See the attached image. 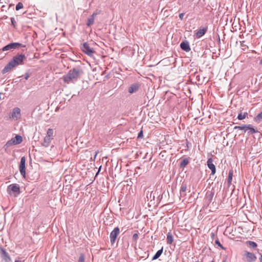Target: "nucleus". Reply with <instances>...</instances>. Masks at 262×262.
<instances>
[{
	"label": "nucleus",
	"mask_w": 262,
	"mask_h": 262,
	"mask_svg": "<svg viewBox=\"0 0 262 262\" xmlns=\"http://www.w3.org/2000/svg\"><path fill=\"white\" fill-rule=\"evenodd\" d=\"M83 73V70L80 67L74 68L63 77V81L68 84L74 83L80 78Z\"/></svg>",
	"instance_id": "nucleus-1"
},
{
	"label": "nucleus",
	"mask_w": 262,
	"mask_h": 262,
	"mask_svg": "<svg viewBox=\"0 0 262 262\" xmlns=\"http://www.w3.org/2000/svg\"><path fill=\"white\" fill-rule=\"evenodd\" d=\"M26 59V57L23 54H18L14 56L10 61L3 69L2 73L5 74L12 70L16 67L23 64L24 63V61Z\"/></svg>",
	"instance_id": "nucleus-2"
},
{
	"label": "nucleus",
	"mask_w": 262,
	"mask_h": 262,
	"mask_svg": "<svg viewBox=\"0 0 262 262\" xmlns=\"http://www.w3.org/2000/svg\"><path fill=\"white\" fill-rule=\"evenodd\" d=\"M26 46L20 43L19 42H11L7 45L4 46L2 48L3 51H6L10 50H15L18 49L19 48H22V47H25Z\"/></svg>",
	"instance_id": "nucleus-3"
},
{
	"label": "nucleus",
	"mask_w": 262,
	"mask_h": 262,
	"mask_svg": "<svg viewBox=\"0 0 262 262\" xmlns=\"http://www.w3.org/2000/svg\"><path fill=\"white\" fill-rule=\"evenodd\" d=\"M7 190L10 195L14 194L15 196H16L20 193V187L17 184L9 185L7 187Z\"/></svg>",
	"instance_id": "nucleus-4"
},
{
	"label": "nucleus",
	"mask_w": 262,
	"mask_h": 262,
	"mask_svg": "<svg viewBox=\"0 0 262 262\" xmlns=\"http://www.w3.org/2000/svg\"><path fill=\"white\" fill-rule=\"evenodd\" d=\"M81 50L86 54L92 56L95 53L93 48H91L90 44L88 42H84L81 47Z\"/></svg>",
	"instance_id": "nucleus-5"
},
{
	"label": "nucleus",
	"mask_w": 262,
	"mask_h": 262,
	"mask_svg": "<svg viewBox=\"0 0 262 262\" xmlns=\"http://www.w3.org/2000/svg\"><path fill=\"white\" fill-rule=\"evenodd\" d=\"M120 233V229L119 227H117L111 232L110 235V242L112 245H113Z\"/></svg>",
	"instance_id": "nucleus-6"
},
{
	"label": "nucleus",
	"mask_w": 262,
	"mask_h": 262,
	"mask_svg": "<svg viewBox=\"0 0 262 262\" xmlns=\"http://www.w3.org/2000/svg\"><path fill=\"white\" fill-rule=\"evenodd\" d=\"M0 256L5 262H10L11 258L8 253L2 247H0Z\"/></svg>",
	"instance_id": "nucleus-7"
},
{
	"label": "nucleus",
	"mask_w": 262,
	"mask_h": 262,
	"mask_svg": "<svg viewBox=\"0 0 262 262\" xmlns=\"http://www.w3.org/2000/svg\"><path fill=\"white\" fill-rule=\"evenodd\" d=\"M19 171L21 175L25 178L26 176V158L25 157L21 158L19 164Z\"/></svg>",
	"instance_id": "nucleus-8"
},
{
	"label": "nucleus",
	"mask_w": 262,
	"mask_h": 262,
	"mask_svg": "<svg viewBox=\"0 0 262 262\" xmlns=\"http://www.w3.org/2000/svg\"><path fill=\"white\" fill-rule=\"evenodd\" d=\"M247 132V134L250 135L257 133L258 130L251 124H245V132Z\"/></svg>",
	"instance_id": "nucleus-9"
},
{
	"label": "nucleus",
	"mask_w": 262,
	"mask_h": 262,
	"mask_svg": "<svg viewBox=\"0 0 262 262\" xmlns=\"http://www.w3.org/2000/svg\"><path fill=\"white\" fill-rule=\"evenodd\" d=\"M245 255L248 262H254L256 260V256L253 253L247 251L245 253Z\"/></svg>",
	"instance_id": "nucleus-10"
},
{
	"label": "nucleus",
	"mask_w": 262,
	"mask_h": 262,
	"mask_svg": "<svg viewBox=\"0 0 262 262\" xmlns=\"http://www.w3.org/2000/svg\"><path fill=\"white\" fill-rule=\"evenodd\" d=\"M208 167L211 170V175H214L216 172V168L215 165L213 163V161L211 158H209L207 161Z\"/></svg>",
	"instance_id": "nucleus-11"
},
{
	"label": "nucleus",
	"mask_w": 262,
	"mask_h": 262,
	"mask_svg": "<svg viewBox=\"0 0 262 262\" xmlns=\"http://www.w3.org/2000/svg\"><path fill=\"white\" fill-rule=\"evenodd\" d=\"M12 118L13 119H17L20 117V110L18 107H15L13 108L12 114Z\"/></svg>",
	"instance_id": "nucleus-12"
},
{
	"label": "nucleus",
	"mask_w": 262,
	"mask_h": 262,
	"mask_svg": "<svg viewBox=\"0 0 262 262\" xmlns=\"http://www.w3.org/2000/svg\"><path fill=\"white\" fill-rule=\"evenodd\" d=\"M180 47L182 50L187 52L190 51L191 50L189 43L187 40L182 41L180 44Z\"/></svg>",
	"instance_id": "nucleus-13"
},
{
	"label": "nucleus",
	"mask_w": 262,
	"mask_h": 262,
	"mask_svg": "<svg viewBox=\"0 0 262 262\" xmlns=\"http://www.w3.org/2000/svg\"><path fill=\"white\" fill-rule=\"evenodd\" d=\"M98 14V12H94L93 14L88 19L86 25L88 27H90L94 24L95 17Z\"/></svg>",
	"instance_id": "nucleus-14"
},
{
	"label": "nucleus",
	"mask_w": 262,
	"mask_h": 262,
	"mask_svg": "<svg viewBox=\"0 0 262 262\" xmlns=\"http://www.w3.org/2000/svg\"><path fill=\"white\" fill-rule=\"evenodd\" d=\"M207 27L203 28V29H201L198 30V31L195 33V37L197 38H200L202 37L207 31Z\"/></svg>",
	"instance_id": "nucleus-15"
},
{
	"label": "nucleus",
	"mask_w": 262,
	"mask_h": 262,
	"mask_svg": "<svg viewBox=\"0 0 262 262\" xmlns=\"http://www.w3.org/2000/svg\"><path fill=\"white\" fill-rule=\"evenodd\" d=\"M139 84L138 83L133 84L129 87L128 91L129 93L132 94L137 91L139 88Z\"/></svg>",
	"instance_id": "nucleus-16"
},
{
	"label": "nucleus",
	"mask_w": 262,
	"mask_h": 262,
	"mask_svg": "<svg viewBox=\"0 0 262 262\" xmlns=\"http://www.w3.org/2000/svg\"><path fill=\"white\" fill-rule=\"evenodd\" d=\"M52 140L53 138H50L46 136L41 145L45 147H47L50 145Z\"/></svg>",
	"instance_id": "nucleus-17"
},
{
	"label": "nucleus",
	"mask_w": 262,
	"mask_h": 262,
	"mask_svg": "<svg viewBox=\"0 0 262 262\" xmlns=\"http://www.w3.org/2000/svg\"><path fill=\"white\" fill-rule=\"evenodd\" d=\"M187 190V184L186 183H183L181 188H180V195L181 196H185L186 193L185 192Z\"/></svg>",
	"instance_id": "nucleus-18"
},
{
	"label": "nucleus",
	"mask_w": 262,
	"mask_h": 262,
	"mask_svg": "<svg viewBox=\"0 0 262 262\" xmlns=\"http://www.w3.org/2000/svg\"><path fill=\"white\" fill-rule=\"evenodd\" d=\"M146 199L148 201H151L155 199V195L152 193V191H146Z\"/></svg>",
	"instance_id": "nucleus-19"
},
{
	"label": "nucleus",
	"mask_w": 262,
	"mask_h": 262,
	"mask_svg": "<svg viewBox=\"0 0 262 262\" xmlns=\"http://www.w3.org/2000/svg\"><path fill=\"white\" fill-rule=\"evenodd\" d=\"M13 145H16L14 142V139L12 138L11 140L8 141L7 143L5 144V145L4 146V148H5V150H7V148L11 146H12Z\"/></svg>",
	"instance_id": "nucleus-20"
},
{
	"label": "nucleus",
	"mask_w": 262,
	"mask_h": 262,
	"mask_svg": "<svg viewBox=\"0 0 262 262\" xmlns=\"http://www.w3.org/2000/svg\"><path fill=\"white\" fill-rule=\"evenodd\" d=\"M14 139V142L16 145L19 144L21 143L23 141V138L20 135H16L14 138H13Z\"/></svg>",
	"instance_id": "nucleus-21"
},
{
	"label": "nucleus",
	"mask_w": 262,
	"mask_h": 262,
	"mask_svg": "<svg viewBox=\"0 0 262 262\" xmlns=\"http://www.w3.org/2000/svg\"><path fill=\"white\" fill-rule=\"evenodd\" d=\"M167 243L168 244H171L173 242V236L170 232H169L167 234Z\"/></svg>",
	"instance_id": "nucleus-22"
},
{
	"label": "nucleus",
	"mask_w": 262,
	"mask_h": 262,
	"mask_svg": "<svg viewBox=\"0 0 262 262\" xmlns=\"http://www.w3.org/2000/svg\"><path fill=\"white\" fill-rule=\"evenodd\" d=\"M163 248L162 247L160 250H159L155 254V255L152 257V260H156L158 259L162 254L163 252Z\"/></svg>",
	"instance_id": "nucleus-23"
},
{
	"label": "nucleus",
	"mask_w": 262,
	"mask_h": 262,
	"mask_svg": "<svg viewBox=\"0 0 262 262\" xmlns=\"http://www.w3.org/2000/svg\"><path fill=\"white\" fill-rule=\"evenodd\" d=\"M254 121L259 123L262 121V112L258 114L254 118Z\"/></svg>",
	"instance_id": "nucleus-24"
},
{
	"label": "nucleus",
	"mask_w": 262,
	"mask_h": 262,
	"mask_svg": "<svg viewBox=\"0 0 262 262\" xmlns=\"http://www.w3.org/2000/svg\"><path fill=\"white\" fill-rule=\"evenodd\" d=\"M188 163L189 159L188 158H185L181 161L180 166L181 168H184L188 164Z\"/></svg>",
	"instance_id": "nucleus-25"
},
{
	"label": "nucleus",
	"mask_w": 262,
	"mask_h": 262,
	"mask_svg": "<svg viewBox=\"0 0 262 262\" xmlns=\"http://www.w3.org/2000/svg\"><path fill=\"white\" fill-rule=\"evenodd\" d=\"M247 116H248L247 112H244V113H240L238 115L237 118L239 120H242L245 119L246 118V117H247Z\"/></svg>",
	"instance_id": "nucleus-26"
},
{
	"label": "nucleus",
	"mask_w": 262,
	"mask_h": 262,
	"mask_svg": "<svg viewBox=\"0 0 262 262\" xmlns=\"http://www.w3.org/2000/svg\"><path fill=\"white\" fill-rule=\"evenodd\" d=\"M232 177H233V170H230V171L229 172L228 179H227V182H228V184L229 185L231 184V182L232 180Z\"/></svg>",
	"instance_id": "nucleus-27"
},
{
	"label": "nucleus",
	"mask_w": 262,
	"mask_h": 262,
	"mask_svg": "<svg viewBox=\"0 0 262 262\" xmlns=\"http://www.w3.org/2000/svg\"><path fill=\"white\" fill-rule=\"evenodd\" d=\"M53 133H54L53 129L52 128H49L47 130L46 136L50 137V138H53Z\"/></svg>",
	"instance_id": "nucleus-28"
},
{
	"label": "nucleus",
	"mask_w": 262,
	"mask_h": 262,
	"mask_svg": "<svg viewBox=\"0 0 262 262\" xmlns=\"http://www.w3.org/2000/svg\"><path fill=\"white\" fill-rule=\"evenodd\" d=\"M247 243L248 245L253 248H256L257 246V245L256 243L252 241H248Z\"/></svg>",
	"instance_id": "nucleus-29"
},
{
	"label": "nucleus",
	"mask_w": 262,
	"mask_h": 262,
	"mask_svg": "<svg viewBox=\"0 0 262 262\" xmlns=\"http://www.w3.org/2000/svg\"><path fill=\"white\" fill-rule=\"evenodd\" d=\"M24 7V5H23V4L21 2H19L16 6V11H18L20 9L23 8Z\"/></svg>",
	"instance_id": "nucleus-30"
},
{
	"label": "nucleus",
	"mask_w": 262,
	"mask_h": 262,
	"mask_svg": "<svg viewBox=\"0 0 262 262\" xmlns=\"http://www.w3.org/2000/svg\"><path fill=\"white\" fill-rule=\"evenodd\" d=\"M85 257L83 254H80V256L78 258V262H84Z\"/></svg>",
	"instance_id": "nucleus-31"
},
{
	"label": "nucleus",
	"mask_w": 262,
	"mask_h": 262,
	"mask_svg": "<svg viewBox=\"0 0 262 262\" xmlns=\"http://www.w3.org/2000/svg\"><path fill=\"white\" fill-rule=\"evenodd\" d=\"M240 129V130H244L245 129V124L243 125L242 126H235L234 127V129Z\"/></svg>",
	"instance_id": "nucleus-32"
},
{
	"label": "nucleus",
	"mask_w": 262,
	"mask_h": 262,
	"mask_svg": "<svg viewBox=\"0 0 262 262\" xmlns=\"http://www.w3.org/2000/svg\"><path fill=\"white\" fill-rule=\"evenodd\" d=\"M11 19V25L14 27L15 28L16 27V21L15 20L14 18L13 17H11L10 18Z\"/></svg>",
	"instance_id": "nucleus-33"
},
{
	"label": "nucleus",
	"mask_w": 262,
	"mask_h": 262,
	"mask_svg": "<svg viewBox=\"0 0 262 262\" xmlns=\"http://www.w3.org/2000/svg\"><path fill=\"white\" fill-rule=\"evenodd\" d=\"M138 238V234L137 233H134L133 235V241L136 242Z\"/></svg>",
	"instance_id": "nucleus-34"
},
{
	"label": "nucleus",
	"mask_w": 262,
	"mask_h": 262,
	"mask_svg": "<svg viewBox=\"0 0 262 262\" xmlns=\"http://www.w3.org/2000/svg\"><path fill=\"white\" fill-rule=\"evenodd\" d=\"M215 243L218 246L220 247L222 249H225V248L221 245V244L220 243L218 239L215 240Z\"/></svg>",
	"instance_id": "nucleus-35"
},
{
	"label": "nucleus",
	"mask_w": 262,
	"mask_h": 262,
	"mask_svg": "<svg viewBox=\"0 0 262 262\" xmlns=\"http://www.w3.org/2000/svg\"><path fill=\"white\" fill-rule=\"evenodd\" d=\"M143 136V132L141 130L140 131L138 135V138H141Z\"/></svg>",
	"instance_id": "nucleus-36"
},
{
	"label": "nucleus",
	"mask_w": 262,
	"mask_h": 262,
	"mask_svg": "<svg viewBox=\"0 0 262 262\" xmlns=\"http://www.w3.org/2000/svg\"><path fill=\"white\" fill-rule=\"evenodd\" d=\"M184 15V13H181L179 14V18L181 20H182L183 19Z\"/></svg>",
	"instance_id": "nucleus-37"
},
{
	"label": "nucleus",
	"mask_w": 262,
	"mask_h": 262,
	"mask_svg": "<svg viewBox=\"0 0 262 262\" xmlns=\"http://www.w3.org/2000/svg\"><path fill=\"white\" fill-rule=\"evenodd\" d=\"M24 76H25V79L27 80L30 77V74L28 73H25Z\"/></svg>",
	"instance_id": "nucleus-38"
},
{
	"label": "nucleus",
	"mask_w": 262,
	"mask_h": 262,
	"mask_svg": "<svg viewBox=\"0 0 262 262\" xmlns=\"http://www.w3.org/2000/svg\"><path fill=\"white\" fill-rule=\"evenodd\" d=\"M5 8H6V6L3 5L1 7V11H6V10H5Z\"/></svg>",
	"instance_id": "nucleus-39"
},
{
	"label": "nucleus",
	"mask_w": 262,
	"mask_h": 262,
	"mask_svg": "<svg viewBox=\"0 0 262 262\" xmlns=\"http://www.w3.org/2000/svg\"><path fill=\"white\" fill-rule=\"evenodd\" d=\"M98 152V151H96V152L95 155V156H94V159H93V160H94V161H95V159H96V156H97V155Z\"/></svg>",
	"instance_id": "nucleus-40"
},
{
	"label": "nucleus",
	"mask_w": 262,
	"mask_h": 262,
	"mask_svg": "<svg viewBox=\"0 0 262 262\" xmlns=\"http://www.w3.org/2000/svg\"><path fill=\"white\" fill-rule=\"evenodd\" d=\"M259 260L260 262H262V254L261 255L260 257L259 258Z\"/></svg>",
	"instance_id": "nucleus-41"
},
{
	"label": "nucleus",
	"mask_w": 262,
	"mask_h": 262,
	"mask_svg": "<svg viewBox=\"0 0 262 262\" xmlns=\"http://www.w3.org/2000/svg\"><path fill=\"white\" fill-rule=\"evenodd\" d=\"M8 18V16H6V15H4L3 17H2V19H7Z\"/></svg>",
	"instance_id": "nucleus-42"
},
{
	"label": "nucleus",
	"mask_w": 262,
	"mask_h": 262,
	"mask_svg": "<svg viewBox=\"0 0 262 262\" xmlns=\"http://www.w3.org/2000/svg\"><path fill=\"white\" fill-rule=\"evenodd\" d=\"M213 196V193H211L210 194V198L211 199Z\"/></svg>",
	"instance_id": "nucleus-43"
},
{
	"label": "nucleus",
	"mask_w": 262,
	"mask_h": 262,
	"mask_svg": "<svg viewBox=\"0 0 262 262\" xmlns=\"http://www.w3.org/2000/svg\"><path fill=\"white\" fill-rule=\"evenodd\" d=\"M15 262H24V261L19 260H16Z\"/></svg>",
	"instance_id": "nucleus-44"
},
{
	"label": "nucleus",
	"mask_w": 262,
	"mask_h": 262,
	"mask_svg": "<svg viewBox=\"0 0 262 262\" xmlns=\"http://www.w3.org/2000/svg\"><path fill=\"white\" fill-rule=\"evenodd\" d=\"M12 6H13V4H10V5H9V8H10V7H12Z\"/></svg>",
	"instance_id": "nucleus-45"
},
{
	"label": "nucleus",
	"mask_w": 262,
	"mask_h": 262,
	"mask_svg": "<svg viewBox=\"0 0 262 262\" xmlns=\"http://www.w3.org/2000/svg\"><path fill=\"white\" fill-rule=\"evenodd\" d=\"M223 262H227V261H226V259H225V260H223Z\"/></svg>",
	"instance_id": "nucleus-46"
},
{
	"label": "nucleus",
	"mask_w": 262,
	"mask_h": 262,
	"mask_svg": "<svg viewBox=\"0 0 262 262\" xmlns=\"http://www.w3.org/2000/svg\"><path fill=\"white\" fill-rule=\"evenodd\" d=\"M137 168L140 169V167H137Z\"/></svg>",
	"instance_id": "nucleus-47"
},
{
	"label": "nucleus",
	"mask_w": 262,
	"mask_h": 262,
	"mask_svg": "<svg viewBox=\"0 0 262 262\" xmlns=\"http://www.w3.org/2000/svg\"><path fill=\"white\" fill-rule=\"evenodd\" d=\"M211 234H212V236H214V234L213 233H211Z\"/></svg>",
	"instance_id": "nucleus-48"
},
{
	"label": "nucleus",
	"mask_w": 262,
	"mask_h": 262,
	"mask_svg": "<svg viewBox=\"0 0 262 262\" xmlns=\"http://www.w3.org/2000/svg\"><path fill=\"white\" fill-rule=\"evenodd\" d=\"M211 262H214V261H211Z\"/></svg>",
	"instance_id": "nucleus-49"
}]
</instances>
